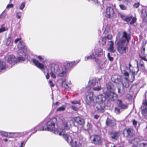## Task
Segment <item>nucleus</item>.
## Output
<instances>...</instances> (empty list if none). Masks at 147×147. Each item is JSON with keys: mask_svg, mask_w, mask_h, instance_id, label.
<instances>
[{"mask_svg": "<svg viewBox=\"0 0 147 147\" xmlns=\"http://www.w3.org/2000/svg\"><path fill=\"white\" fill-rule=\"evenodd\" d=\"M13 5L12 4H9L7 5L6 8V9H9L10 8L13 7Z\"/></svg>", "mask_w": 147, "mask_h": 147, "instance_id": "603ef678", "label": "nucleus"}, {"mask_svg": "<svg viewBox=\"0 0 147 147\" xmlns=\"http://www.w3.org/2000/svg\"><path fill=\"white\" fill-rule=\"evenodd\" d=\"M125 88L120 84H118L117 86L118 93L119 95L121 96L125 92Z\"/></svg>", "mask_w": 147, "mask_h": 147, "instance_id": "412c9836", "label": "nucleus"}, {"mask_svg": "<svg viewBox=\"0 0 147 147\" xmlns=\"http://www.w3.org/2000/svg\"><path fill=\"white\" fill-rule=\"evenodd\" d=\"M25 5V2H23L21 4L20 6V9L21 10L23 9L24 8V7Z\"/></svg>", "mask_w": 147, "mask_h": 147, "instance_id": "a19ab883", "label": "nucleus"}, {"mask_svg": "<svg viewBox=\"0 0 147 147\" xmlns=\"http://www.w3.org/2000/svg\"><path fill=\"white\" fill-rule=\"evenodd\" d=\"M72 134H69V135L68 134H67L65 136H64V139L69 143L72 147H80V145L78 142H77L76 141H73L72 138Z\"/></svg>", "mask_w": 147, "mask_h": 147, "instance_id": "6e6552de", "label": "nucleus"}, {"mask_svg": "<svg viewBox=\"0 0 147 147\" xmlns=\"http://www.w3.org/2000/svg\"><path fill=\"white\" fill-rule=\"evenodd\" d=\"M137 123V121L135 120L134 119L132 120L133 125L136 127Z\"/></svg>", "mask_w": 147, "mask_h": 147, "instance_id": "8fccbe9b", "label": "nucleus"}, {"mask_svg": "<svg viewBox=\"0 0 147 147\" xmlns=\"http://www.w3.org/2000/svg\"><path fill=\"white\" fill-rule=\"evenodd\" d=\"M109 146L110 147H117L115 145L112 143L109 144Z\"/></svg>", "mask_w": 147, "mask_h": 147, "instance_id": "052dcab7", "label": "nucleus"}, {"mask_svg": "<svg viewBox=\"0 0 147 147\" xmlns=\"http://www.w3.org/2000/svg\"><path fill=\"white\" fill-rule=\"evenodd\" d=\"M19 49L17 52V54L19 56L17 59L13 55H8L5 57V60L7 63L10 65L9 67H11L13 65H14L18 62L25 60L24 57L26 56V53L22 49H26L24 43L20 42L18 45Z\"/></svg>", "mask_w": 147, "mask_h": 147, "instance_id": "20e7f679", "label": "nucleus"}, {"mask_svg": "<svg viewBox=\"0 0 147 147\" xmlns=\"http://www.w3.org/2000/svg\"><path fill=\"white\" fill-rule=\"evenodd\" d=\"M37 57L38 59L40 60H44V57L43 56H42V57L40 56H38Z\"/></svg>", "mask_w": 147, "mask_h": 147, "instance_id": "6e6d98bb", "label": "nucleus"}, {"mask_svg": "<svg viewBox=\"0 0 147 147\" xmlns=\"http://www.w3.org/2000/svg\"><path fill=\"white\" fill-rule=\"evenodd\" d=\"M126 98L128 99H130L132 98V96L129 94H127L126 96Z\"/></svg>", "mask_w": 147, "mask_h": 147, "instance_id": "864d4df0", "label": "nucleus"}, {"mask_svg": "<svg viewBox=\"0 0 147 147\" xmlns=\"http://www.w3.org/2000/svg\"><path fill=\"white\" fill-rule=\"evenodd\" d=\"M105 66V62H102L100 63L99 64V66L100 68H103Z\"/></svg>", "mask_w": 147, "mask_h": 147, "instance_id": "a18cd8bd", "label": "nucleus"}, {"mask_svg": "<svg viewBox=\"0 0 147 147\" xmlns=\"http://www.w3.org/2000/svg\"><path fill=\"white\" fill-rule=\"evenodd\" d=\"M22 13L20 12H17L16 13V17L18 19H20L21 17Z\"/></svg>", "mask_w": 147, "mask_h": 147, "instance_id": "ea45409f", "label": "nucleus"}, {"mask_svg": "<svg viewBox=\"0 0 147 147\" xmlns=\"http://www.w3.org/2000/svg\"><path fill=\"white\" fill-rule=\"evenodd\" d=\"M140 5V3L139 2L136 3L134 4L133 6L135 8H137Z\"/></svg>", "mask_w": 147, "mask_h": 147, "instance_id": "49530a36", "label": "nucleus"}, {"mask_svg": "<svg viewBox=\"0 0 147 147\" xmlns=\"http://www.w3.org/2000/svg\"><path fill=\"white\" fill-rule=\"evenodd\" d=\"M141 113L145 119L147 118V101L144 100L143 101L142 105L141 107Z\"/></svg>", "mask_w": 147, "mask_h": 147, "instance_id": "4468645a", "label": "nucleus"}, {"mask_svg": "<svg viewBox=\"0 0 147 147\" xmlns=\"http://www.w3.org/2000/svg\"><path fill=\"white\" fill-rule=\"evenodd\" d=\"M140 67L142 70H144L145 69V67L143 63H140Z\"/></svg>", "mask_w": 147, "mask_h": 147, "instance_id": "13d9d810", "label": "nucleus"}, {"mask_svg": "<svg viewBox=\"0 0 147 147\" xmlns=\"http://www.w3.org/2000/svg\"><path fill=\"white\" fill-rule=\"evenodd\" d=\"M107 89V91L105 93L107 92H112L114 88V86L111 82H110L106 85Z\"/></svg>", "mask_w": 147, "mask_h": 147, "instance_id": "393cba45", "label": "nucleus"}, {"mask_svg": "<svg viewBox=\"0 0 147 147\" xmlns=\"http://www.w3.org/2000/svg\"><path fill=\"white\" fill-rule=\"evenodd\" d=\"M132 147H147V143H138L137 144V146L135 145H134Z\"/></svg>", "mask_w": 147, "mask_h": 147, "instance_id": "c85d7f7f", "label": "nucleus"}, {"mask_svg": "<svg viewBox=\"0 0 147 147\" xmlns=\"http://www.w3.org/2000/svg\"><path fill=\"white\" fill-rule=\"evenodd\" d=\"M71 108L73 110L75 111H76L78 110V108L77 107L74 106H72L71 107Z\"/></svg>", "mask_w": 147, "mask_h": 147, "instance_id": "4d7b16f0", "label": "nucleus"}, {"mask_svg": "<svg viewBox=\"0 0 147 147\" xmlns=\"http://www.w3.org/2000/svg\"><path fill=\"white\" fill-rule=\"evenodd\" d=\"M57 121V119L55 118H53L50 119L47 122L44 123V126H42V130H45V131L53 132L55 134L59 135V136L63 135V137L67 134L69 135L70 133H65V130H68L69 129V127L68 126L67 122L65 121H63V123L64 127V129L62 128H58L55 129V124Z\"/></svg>", "mask_w": 147, "mask_h": 147, "instance_id": "f03ea898", "label": "nucleus"}, {"mask_svg": "<svg viewBox=\"0 0 147 147\" xmlns=\"http://www.w3.org/2000/svg\"><path fill=\"white\" fill-rule=\"evenodd\" d=\"M49 83L50 84V86L51 87H53L54 86V84H53V82L51 80H49Z\"/></svg>", "mask_w": 147, "mask_h": 147, "instance_id": "5fc2aeb1", "label": "nucleus"}, {"mask_svg": "<svg viewBox=\"0 0 147 147\" xmlns=\"http://www.w3.org/2000/svg\"><path fill=\"white\" fill-rule=\"evenodd\" d=\"M109 45L110 46H113V41H111L109 42Z\"/></svg>", "mask_w": 147, "mask_h": 147, "instance_id": "bf43d9fd", "label": "nucleus"}, {"mask_svg": "<svg viewBox=\"0 0 147 147\" xmlns=\"http://www.w3.org/2000/svg\"><path fill=\"white\" fill-rule=\"evenodd\" d=\"M106 13L108 18H114L116 17V13L114 12L113 9L111 7H108L106 10Z\"/></svg>", "mask_w": 147, "mask_h": 147, "instance_id": "f8f14e48", "label": "nucleus"}, {"mask_svg": "<svg viewBox=\"0 0 147 147\" xmlns=\"http://www.w3.org/2000/svg\"><path fill=\"white\" fill-rule=\"evenodd\" d=\"M6 67L5 63L0 60V72L2 70L4 69Z\"/></svg>", "mask_w": 147, "mask_h": 147, "instance_id": "cd10ccee", "label": "nucleus"}, {"mask_svg": "<svg viewBox=\"0 0 147 147\" xmlns=\"http://www.w3.org/2000/svg\"><path fill=\"white\" fill-rule=\"evenodd\" d=\"M98 81L99 82V83L98 82H96L95 79H93L92 80H90L88 83V85L92 87H93L92 89L94 90L98 91L101 89V86L100 83V79H98Z\"/></svg>", "mask_w": 147, "mask_h": 147, "instance_id": "0eeeda50", "label": "nucleus"}, {"mask_svg": "<svg viewBox=\"0 0 147 147\" xmlns=\"http://www.w3.org/2000/svg\"><path fill=\"white\" fill-rule=\"evenodd\" d=\"M108 134L110 139L114 140H117L120 136L119 131H109Z\"/></svg>", "mask_w": 147, "mask_h": 147, "instance_id": "ddd939ff", "label": "nucleus"}, {"mask_svg": "<svg viewBox=\"0 0 147 147\" xmlns=\"http://www.w3.org/2000/svg\"><path fill=\"white\" fill-rule=\"evenodd\" d=\"M105 94L107 95V97L108 98L109 100L114 101L117 98L116 94L112 92H107V93H105ZM106 97H107V96Z\"/></svg>", "mask_w": 147, "mask_h": 147, "instance_id": "dca6fc26", "label": "nucleus"}, {"mask_svg": "<svg viewBox=\"0 0 147 147\" xmlns=\"http://www.w3.org/2000/svg\"><path fill=\"white\" fill-rule=\"evenodd\" d=\"M71 102L72 104H79L80 102L78 100H74L71 101Z\"/></svg>", "mask_w": 147, "mask_h": 147, "instance_id": "3c124183", "label": "nucleus"}, {"mask_svg": "<svg viewBox=\"0 0 147 147\" xmlns=\"http://www.w3.org/2000/svg\"><path fill=\"white\" fill-rule=\"evenodd\" d=\"M133 68L130 63L127 65L125 64L121 65L120 69L124 77L121 78L119 76H113L114 82L116 84H120L125 88L128 87L129 85L128 73L131 72L133 73L134 71L132 69Z\"/></svg>", "mask_w": 147, "mask_h": 147, "instance_id": "f257e3e1", "label": "nucleus"}, {"mask_svg": "<svg viewBox=\"0 0 147 147\" xmlns=\"http://www.w3.org/2000/svg\"><path fill=\"white\" fill-rule=\"evenodd\" d=\"M92 128V126L91 124L89 122H88L86 126L84 128L85 130L88 131L91 130Z\"/></svg>", "mask_w": 147, "mask_h": 147, "instance_id": "c756f323", "label": "nucleus"}, {"mask_svg": "<svg viewBox=\"0 0 147 147\" xmlns=\"http://www.w3.org/2000/svg\"><path fill=\"white\" fill-rule=\"evenodd\" d=\"M21 39V38H16V39L15 40V41H14V43L16 44L17 43V42H18L19 41H20L19 42H22V43H24V44H25V43H24V42H22V41H20V40ZM19 44H18V45H19ZM25 47H26V49H22L23 50H24V52L25 53V52L26 51H27V47H26V46H25Z\"/></svg>", "mask_w": 147, "mask_h": 147, "instance_id": "473e14b6", "label": "nucleus"}, {"mask_svg": "<svg viewBox=\"0 0 147 147\" xmlns=\"http://www.w3.org/2000/svg\"><path fill=\"white\" fill-rule=\"evenodd\" d=\"M120 8L123 10H125L126 9V7L123 4H120L119 5Z\"/></svg>", "mask_w": 147, "mask_h": 147, "instance_id": "79ce46f5", "label": "nucleus"}, {"mask_svg": "<svg viewBox=\"0 0 147 147\" xmlns=\"http://www.w3.org/2000/svg\"><path fill=\"white\" fill-rule=\"evenodd\" d=\"M121 109L118 107H116L115 108V112L117 114H119L121 112Z\"/></svg>", "mask_w": 147, "mask_h": 147, "instance_id": "f704fd0d", "label": "nucleus"}, {"mask_svg": "<svg viewBox=\"0 0 147 147\" xmlns=\"http://www.w3.org/2000/svg\"><path fill=\"white\" fill-rule=\"evenodd\" d=\"M108 50L109 51L112 52H114V51L113 46H110L108 49Z\"/></svg>", "mask_w": 147, "mask_h": 147, "instance_id": "c03bdc74", "label": "nucleus"}, {"mask_svg": "<svg viewBox=\"0 0 147 147\" xmlns=\"http://www.w3.org/2000/svg\"><path fill=\"white\" fill-rule=\"evenodd\" d=\"M62 86L65 88L66 89H68L69 87L68 86L67 84H66L65 82V81H63L62 84Z\"/></svg>", "mask_w": 147, "mask_h": 147, "instance_id": "72a5a7b5", "label": "nucleus"}, {"mask_svg": "<svg viewBox=\"0 0 147 147\" xmlns=\"http://www.w3.org/2000/svg\"><path fill=\"white\" fill-rule=\"evenodd\" d=\"M26 142V140H24L22 141L21 144V146L19 147H24L25 145V144Z\"/></svg>", "mask_w": 147, "mask_h": 147, "instance_id": "de8ad7c7", "label": "nucleus"}, {"mask_svg": "<svg viewBox=\"0 0 147 147\" xmlns=\"http://www.w3.org/2000/svg\"><path fill=\"white\" fill-rule=\"evenodd\" d=\"M59 103L58 102H56L55 103L53 102L52 104L53 106L55 105H57L58 106Z\"/></svg>", "mask_w": 147, "mask_h": 147, "instance_id": "e2e57ef3", "label": "nucleus"}, {"mask_svg": "<svg viewBox=\"0 0 147 147\" xmlns=\"http://www.w3.org/2000/svg\"><path fill=\"white\" fill-rule=\"evenodd\" d=\"M127 136V137H131L133 136L135 134L134 131L133 129L128 128L126 129Z\"/></svg>", "mask_w": 147, "mask_h": 147, "instance_id": "a878e982", "label": "nucleus"}, {"mask_svg": "<svg viewBox=\"0 0 147 147\" xmlns=\"http://www.w3.org/2000/svg\"><path fill=\"white\" fill-rule=\"evenodd\" d=\"M5 10H4L3 12H2V13L0 15V18H5V16H4V17H3L2 14L4 13V12Z\"/></svg>", "mask_w": 147, "mask_h": 147, "instance_id": "680f3d73", "label": "nucleus"}, {"mask_svg": "<svg viewBox=\"0 0 147 147\" xmlns=\"http://www.w3.org/2000/svg\"><path fill=\"white\" fill-rule=\"evenodd\" d=\"M46 78L47 79H48L49 78V75L48 73H47L46 75Z\"/></svg>", "mask_w": 147, "mask_h": 147, "instance_id": "338daca9", "label": "nucleus"}, {"mask_svg": "<svg viewBox=\"0 0 147 147\" xmlns=\"http://www.w3.org/2000/svg\"><path fill=\"white\" fill-rule=\"evenodd\" d=\"M110 32V29L108 26H107L105 28V30L104 32V34H108Z\"/></svg>", "mask_w": 147, "mask_h": 147, "instance_id": "c9c22d12", "label": "nucleus"}, {"mask_svg": "<svg viewBox=\"0 0 147 147\" xmlns=\"http://www.w3.org/2000/svg\"><path fill=\"white\" fill-rule=\"evenodd\" d=\"M121 18L124 21L127 23H129L130 25L134 24L136 21V17H134L132 16H126L122 15L120 16Z\"/></svg>", "mask_w": 147, "mask_h": 147, "instance_id": "1a4fd4ad", "label": "nucleus"}, {"mask_svg": "<svg viewBox=\"0 0 147 147\" xmlns=\"http://www.w3.org/2000/svg\"><path fill=\"white\" fill-rule=\"evenodd\" d=\"M51 71L50 72V74L51 76L53 78H56V76L55 74L53 73L54 71H52L51 70Z\"/></svg>", "mask_w": 147, "mask_h": 147, "instance_id": "37998d69", "label": "nucleus"}, {"mask_svg": "<svg viewBox=\"0 0 147 147\" xmlns=\"http://www.w3.org/2000/svg\"><path fill=\"white\" fill-rule=\"evenodd\" d=\"M144 11L146 14V16L144 17L143 21L147 23V9H144Z\"/></svg>", "mask_w": 147, "mask_h": 147, "instance_id": "4c0bfd02", "label": "nucleus"}, {"mask_svg": "<svg viewBox=\"0 0 147 147\" xmlns=\"http://www.w3.org/2000/svg\"><path fill=\"white\" fill-rule=\"evenodd\" d=\"M20 133L18 132H6L3 131H0V135L5 137L8 136L9 134H11V137L13 138L16 137Z\"/></svg>", "mask_w": 147, "mask_h": 147, "instance_id": "a211bd4d", "label": "nucleus"}, {"mask_svg": "<svg viewBox=\"0 0 147 147\" xmlns=\"http://www.w3.org/2000/svg\"><path fill=\"white\" fill-rule=\"evenodd\" d=\"M65 109V106L63 105L62 106L59 107L57 109V111H64Z\"/></svg>", "mask_w": 147, "mask_h": 147, "instance_id": "2f4dec72", "label": "nucleus"}, {"mask_svg": "<svg viewBox=\"0 0 147 147\" xmlns=\"http://www.w3.org/2000/svg\"><path fill=\"white\" fill-rule=\"evenodd\" d=\"M107 57L110 61H112L113 60V57L110 56V53H108L107 54Z\"/></svg>", "mask_w": 147, "mask_h": 147, "instance_id": "09e8293b", "label": "nucleus"}, {"mask_svg": "<svg viewBox=\"0 0 147 147\" xmlns=\"http://www.w3.org/2000/svg\"><path fill=\"white\" fill-rule=\"evenodd\" d=\"M140 57L142 59L144 60L145 61L147 62V59L144 57H142L141 56H140Z\"/></svg>", "mask_w": 147, "mask_h": 147, "instance_id": "0e129e2a", "label": "nucleus"}, {"mask_svg": "<svg viewBox=\"0 0 147 147\" xmlns=\"http://www.w3.org/2000/svg\"><path fill=\"white\" fill-rule=\"evenodd\" d=\"M92 55H90L89 56H86L84 58V61H87L89 59H93L97 63H98L99 62V60L98 58L96 57L95 56H94L93 53Z\"/></svg>", "mask_w": 147, "mask_h": 147, "instance_id": "b1692460", "label": "nucleus"}, {"mask_svg": "<svg viewBox=\"0 0 147 147\" xmlns=\"http://www.w3.org/2000/svg\"><path fill=\"white\" fill-rule=\"evenodd\" d=\"M51 67V70L60 77H63L66 74V69L64 66L59 67L58 65L55 64L52 65Z\"/></svg>", "mask_w": 147, "mask_h": 147, "instance_id": "423d86ee", "label": "nucleus"}, {"mask_svg": "<svg viewBox=\"0 0 147 147\" xmlns=\"http://www.w3.org/2000/svg\"><path fill=\"white\" fill-rule=\"evenodd\" d=\"M92 53L94 56L96 57H100L103 54L102 50L100 48H95L94 50L92 51Z\"/></svg>", "mask_w": 147, "mask_h": 147, "instance_id": "2eb2a0df", "label": "nucleus"}, {"mask_svg": "<svg viewBox=\"0 0 147 147\" xmlns=\"http://www.w3.org/2000/svg\"><path fill=\"white\" fill-rule=\"evenodd\" d=\"M145 96L146 98H147V92L145 93Z\"/></svg>", "mask_w": 147, "mask_h": 147, "instance_id": "774afa93", "label": "nucleus"}, {"mask_svg": "<svg viewBox=\"0 0 147 147\" xmlns=\"http://www.w3.org/2000/svg\"><path fill=\"white\" fill-rule=\"evenodd\" d=\"M31 60L35 64L36 67L43 71L44 69V66L42 63H40L34 58H32Z\"/></svg>", "mask_w": 147, "mask_h": 147, "instance_id": "f3484780", "label": "nucleus"}, {"mask_svg": "<svg viewBox=\"0 0 147 147\" xmlns=\"http://www.w3.org/2000/svg\"><path fill=\"white\" fill-rule=\"evenodd\" d=\"M11 41V39L10 37H8L7 38V41L6 45L7 46H8L10 44Z\"/></svg>", "mask_w": 147, "mask_h": 147, "instance_id": "58836bf2", "label": "nucleus"}, {"mask_svg": "<svg viewBox=\"0 0 147 147\" xmlns=\"http://www.w3.org/2000/svg\"><path fill=\"white\" fill-rule=\"evenodd\" d=\"M74 119L76 122L79 125H82L85 123V121L84 119L79 117H74Z\"/></svg>", "mask_w": 147, "mask_h": 147, "instance_id": "4be33fe9", "label": "nucleus"}, {"mask_svg": "<svg viewBox=\"0 0 147 147\" xmlns=\"http://www.w3.org/2000/svg\"><path fill=\"white\" fill-rule=\"evenodd\" d=\"M99 115H95L94 116V118L96 119H97L99 117Z\"/></svg>", "mask_w": 147, "mask_h": 147, "instance_id": "69168bd1", "label": "nucleus"}, {"mask_svg": "<svg viewBox=\"0 0 147 147\" xmlns=\"http://www.w3.org/2000/svg\"><path fill=\"white\" fill-rule=\"evenodd\" d=\"M117 103L118 107L121 109H126L128 108V106L127 104L123 103L121 100H118Z\"/></svg>", "mask_w": 147, "mask_h": 147, "instance_id": "aec40b11", "label": "nucleus"}, {"mask_svg": "<svg viewBox=\"0 0 147 147\" xmlns=\"http://www.w3.org/2000/svg\"><path fill=\"white\" fill-rule=\"evenodd\" d=\"M106 34V35L104 36L102 39V45H103L105 43L107 39L111 40L113 37L112 35L111 34Z\"/></svg>", "mask_w": 147, "mask_h": 147, "instance_id": "5701e85b", "label": "nucleus"}, {"mask_svg": "<svg viewBox=\"0 0 147 147\" xmlns=\"http://www.w3.org/2000/svg\"><path fill=\"white\" fill-rule=\"evenodd\" d=\"M90 138L92 143L98 145L101 144V141L100 137L99 135H92L90 136Z\"/></svg>", "mask_w": 147, "mask_h": 147, "instance_id": "9b49d317", "label": "nucleus"}, {"mask_svg": "<svg viewBox=\"0 0 147 147\" xmlns=\"http://www.w3.org/2000/svg\"><path fill=\"white\" fill-rule=\"evenodd\" d=\"M8 29V28L7 27H5L4 26V25L3 24L1 26V28H0V33L5 31H7Z\"/></svg>", "mask_w": 147, "mask_h": 147, "instance_id": "7c9ffc66", "label": "nucleus"}, {"mask_svg": "<svg viewBox=\"0 0 147 147\" xmlns=\"http://www.w3.org/2000/svg\"><path fill=\"white\" fill-rule=\"evenodd\" d=\"M75 64V61H72L67 63V65L69 66L70 67H72Z\"/></svg>", "mask_w": 147, "mask_h": 147, "instance_id": "e433bc0d", "label": "nucleus"}, {"mask_svg": "<svg viewBox=\"0 0 147 147\" xmlns=\"http://www.w3.org/2000/svg\"><path fill=\"white\" fill-rule=\"evenodd\" d=\"M44 122H42L38 125H37L36 127H35L34 129V130H35V131L33 132V133H34L36 132L37 131H43L45 130H42V126H44Z\"/></svg>", "mask_w": 147, "mask_h": 147, "instance_id": "bb28decb", "label": "nucleus"}, {"mask_svg": "<svg viewBox=\"0 0 147 147\" xmlns=\"http://www.w3.org/2000/svg\"><path fill=\"white\" fill-rule=\"evenodd\" d=\"M106 106L105 103L98 104L96 105L94 108V112L96 113H103L105 110Z\"/></svg>", "mask_w": 147, "mask_h": 147, "instance_id": "9d476101", "label": "nucleus"}, {"mask_svg": "<svg viewBox=\"0 0 147 147\" xmlns=\"http://www.w3.org/2000/svg\"><path fill=\"white\" fill-rule=\"evenodd\" d=\"M107 97L102 94H100L95 96L92 92H88L86 96V106L92 109L94 107L95 102L98 104L105 103Z\"/></svg>", "mask_w": 147, "mask_h": 147, "instance_id": "39448f33", "label": "nucleus"}, {"mask_svg": "<svg viewBox=\"0 0 147 147\" xmlns=\"http://www.w3.org/2000/svg\"><path fill=\"white\" fill-rule=\"evenodd\" d=\"M130 39V34L126 32H123V35L120 33L117 34L115 43L118 46V51L120 53L123 54L127 52V48L126 45Z\"/></svg>", "mask_w": 147, "mask_h": 147, "instance_id": "7ed1b4c3", "label": "nucleus"}, {"mask_svg": "<svg viewBox=\"0 0 147 147\" xmlns=\"http://www.w3.org/2000/svg\"><path fill=\"white\" fill-rule=\"evenodd\" d=\"M106 124L112 128H114L116 126V122L115 120L108 118L106 120Z\"/></svg>", "mask_w": 147, "mask_h": 147, "instance_id": "6ab92c4d", "label": "nucleus"}]
</instances>
